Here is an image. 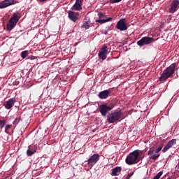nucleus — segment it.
Wrapping results in <instances>:
<instances>
[{"label": "nucleus", "instance_id": "15", "mask_svg": "<svg viewBox=\"0 0 179 179\" xmlns=\"http://www.w3.org/2000/svg\"><path fill=\"white\" fill-rule=\"evenodd\" d=\"M16 103V99L15 98H10L8 99V101H6V104L4 105L5 108L6 110H10L13 106H15V103Z\"/></svg>", "mask_w": 179, "mask_h": 179}, {"label": "nucleus", "instance_id": "10", "mask_svg": "<svg viewBox=\"0 0 179 179\" xmlns=\"http://www.w3.org/2000/svg\"><path fill=\"white\" fill-rule=\"evenodd\" d=\"M116 29L120 30V31H125L128 30V27H127V22H125V18H122L120 21L117 22L116 24Z\"/></svg>", "mask_w": 179, "mask_h": 179}, {"label": "nucleus", "instance_id": "6", "mask_svg": "<svg viewBox=\"0 0 179 179\" xmlns=\"http://www.w3.org/2000/svg\"><path fill=\"white\" fill-rule=\"evenodd\" d=\"M162 149H163V145L159 146L156 150H155V148H151L148 151L150 160H157V159H159V157H160V154H159V152H160Z\"/></svg>", "mask_w": 179, "mask_h": 179}, {"label": "nucleus", "instance_id": "17", "mask_svg": "<svg viewBox=\"0 0 179 179\" xmlns=\"http://www.w3.org/2000/svg\"><path fill=\"white\" fill-rule=\"evenodd\" d=\"M110 96V91L108 90H106L104 91H101L99 93L98 97L101 100L107 99Z\"/></svg>", "mask_w": 179, "mask_h": 179}, {"label": "nucleus", "instance_id": "4", "mask_svg": "<svg viewBox=\"0 0 179 179\" xmlns=\"http://www.w3.org/2000/svg\"><path fill=\"white\" fill-rule=\"evenodd\" d=\"M114 107H115V104H114V103L113 102L101 104L99 106V113H101L102 117H106L108 111H111V110H113Z\"/></svg>", "mask_w": 179, "mask_h": 179}, {"label": "nucleus", "instance_id": "7", "mask_svg": "<svg viewBox=\"0 0 179 179\" xmlns=\"http://www.w3.org/2000/svg\"><path fill=\"white\" fill-rule=\"evenodd\" d=\"M98 17L99 19L96 20L95 22L96 23H101V24H103V23H107V22H111V20H113V17H107L103 13H99Z\"/></svg>", "mask_w": 179, "mask_h": 179}, {"label": "nucleus", "instance_id": "24", "mask_svg": "<svg viewBox=\"0 0 179 179\" xmlns=\"http://www.w3.org/2000/svg\"><path fill=\"white\" fill-rule=\"evenodd\" d=\"M11 128H12V124H7L5 127L6 134H9V132H8V130L10 129Z\"/></svg>", "mask_w": 179, "mask_h": 179}, {"label": "nucleus", "instance_id": "8", "mask_svg": "<svg viewBox=\"0 0 179 179\" xmlns=\"http://www.w3.org/2000/svg\"><path fill=\"white\" fill-rule=\"evenodd\" d=\"M100 160V155L99 154H94L87 161L89 167H93L96 163Z\"/></svg>", "mask_w": 179, "mask_h": 179}, {"label": "nucleus", "instance_id": "22", "mask_svg": "<svg viewBox=\"0 0 179 179\" xmlns=\"http://www.w3.org/2000/svg\"><path fill=\"white\" fill-rule=\"evenodd\" d=\"M29 54V51L25 50L21 52V58H22V59H24V58H26V57H27Z\"/></svg>", "mask_w": 179, "mask_h": 179}, {"label": "nucleus", "instance_id": "21", "mask_svg": "<svg viewBox=\"0 0 179 179\" xmlns=\"http://www.w3.org/2000/svg\"><path fill=\"white\" fill-rule=\"evenodd\" d=\"M89 23H90L89 21L84 22L81 28L82 29H85L86 30H87V29H89L90 27V25L89 24Z\"/></svg>", "mask_w": 179, "mask_h": 179}, {"label": "nucleus", "instance_id": "3", "mask_svg": "<svg viewBox=\"0 0 179 179\" xmlns=\"http://www.w3.org/2000/svg\"><path fill=\"white\" fill-rule=\"evenodd\" d=\"M139 150H136L131 153H129L126 159V164L129 166H132V164H136V163H139Z\"/></svg>", "mask_w": 179, "mask_h": 179}, {"label": "nucleus", "instance_id": "28", "mask_svg": "<svg viewBox=\"0 0 179 179\" xmlns=\"http://www.w3.org/2000/svg\"><path fill=\"white\" fill-rule=\"evenodd\" d=\"M132 176H134V172L128 173V175L126 176L125 179H130L131 177H132Z\"/></svg>", "mask_w": 179, "mask_h": 179}, {"label": "nucleus", "instance_id": "12", "mask_svg": "<svg viewBox=\"0 0 179 179\" xmlns=\"http://www.w3.org/2000/svg\"><path fill=\"white\" fill-rule=\"evenodd\" d=\"M15 3H17V1L15 0H4L0 2V9H5V8H8L10 5H15Z\"/></svg>", "mask_w": 179, "mask_h": 179}, {"label": "nucleus", "instance_id": "5", "mask_svg": "<svg viewBox=\"0 0 179 179\" xmlns=\"http://www.w3.org/2000/svg\"><path fill=\"white\" fill-rule=\"evenodd\" d=\"M20 19V14L14 13L10 19L8 20L7 23L6 27L8 31H12V30L15 27L16 24H17V22Z\"/></svg>", "mask_w": 179, "mask_h": 179}, {"label": "nucleus", "instance_id": "1", "mask_svg": "<svg viewBox=\"0 0 179 179\" xmlns=\"http://www.w3.org/2000/svg\"><path fill=\"white\" fill-rule=\"evenodd\" d=\"M176 65L177 64L173 63L169 67H167L161 74V76L159 78V82H164L165 80H167L169 78L172 76V75H174Z\"/></svg>", "mask_w": 179, "mask_h": 179}, {"label": "nucleus", "instance_id": "16", "mask_svg": "<svg viewBox=\"0 0 179 179\" xmlns=\"http://www.w3.org/2000/svg\"><path fill=\"white\" fill-rule=\"evenodd\" d=\"M69 17L72 22H76L79 19V13L69 11Z\"/></svg>", "mask_w": 179, "mask_h": 179}, {"label": "nucleus", "instance_id": "9", "mask_svg": "<svg viewBox=\"0 0 179 179\" xmlns=\"http://www.w3.org/2000/svg\"><path fill=\"white\" fill-rule=\"evenodd\" d=\"M151 43H153V38L145 36L139 40L137 42V45H139V47H143V45H148Z\"/></svg>", "mask_w": 179, "mask_h": 179}, {"label": "nucleus", "instance_id": "30", "mask_svg": "<svg viewBox=\"0 0 179 179\" xmlns=\"http://www.w3.org/2000/svg\"><path fill=\"white\" fill-rule=\"evenodd\" d=\"M47 1H50V0H39V2H47Z\"/></svg>", "mask_w": 179, "mask_h": 179}, {"label": "nucleus", "instance_id": "2", "mask_svg": "<svg viewBox=\"0 0 179 179\" xmlns=\"http://www.w3.org/2000/svg\"><path fill=\"white\" fill-rule=\"evenodd\" d=\"M122 116V111L121 110V108H118L107 115V121L109 124H114V122L120 121V118H121Z\"/></svg>", "mask_w": 179, "mask_h": 179}, {"label": "nucleus", "instance_id": "23", "mask_svg": "<svg viewBox=\"0 0 179 179\" xmlns=\"http://www.w3.org/2000/svg\"><path fill=\"white\" fill-rule=\"evenodd\" d=\"M163 176V171L159 172L152 179H159Z\"/></svg>", "mask_w": 179, "mask_h": 179}, {"label": "nucleus", "instance_id": "19", "mask_svg": "<svg viewBox=\"0 0 179 179\" xmlns=\"http://www.w3.org/2000/svg\"><path fill=\"white\" fill-rule=\"evenodd\" d=\"M121 171H122V168L121 166H116L112 169L111 176H117L121 173Z\"/></svg>", "mask_w": 179, "mask_h": 179}, {"label": "nucleus", "instance_id": "13", "mask_svg": "<svg viewBox=\"0 0 179 179\" xmlns=\"http://www.w3.org/2000/svg\"><path fill=\"white\" fill-rule=\"evenodd\" d=\"M176 143H177L176 139H172V140L169 141L166 143L165 147L163 148V150H162L163 153H166V152H167V150H169V149H170L171 148H173V146H174V145H176Z\"/></svg>", "mask_w": 179, "mask_h": 179}, {"label": "nucleus", "instance_id": "11", "mask_svg": "<svg viewBox=\"0 0 179 179\" xmlns=\"http://www.w3.org/2000/svg\"><path fill=\"white\" fill-rule=\"evenodd\" d=\"M108 52V50L107 45H104L101 48V51L98 54L99 59H102L103 61H104V59H107Z\"/></svg>", "mask_w": 179, "mask_h": 179}, {"label": "nucleus", "instance_id": "14", "mask_svg": "<svg viewBox=\"0 0 179 179\" xmlns=\"http://www.w3.org/2000/svg\"><path fill=\"white\" fill-rule=\"evenodd\" d=\"M82 5H83V0H76L71 7V10H82Z\"/></svg>", "mask_w": 179, "mask_h": 179}, {"label": "nucleus", "instance_id": "27", "mask_svg": "<svg viewBox=\"0 0 179 179\" xmlns=\"http://www.w3.org/2000/svg\"><path fill=\"white\" fill-rule=\"evenodd\" d=\"M121 1H122V0H109V2L110 3H117L118 2H121Z\"/></svg>", "mask_w": 179, "mask_h": 179}, {"label": "nucleus", "instance_id": "26", "mask_svg": "<svg viewBox=\"0 0 179 179\" xmlns=\"http://www.w3.org/2000/svg\"><path fill=\"white\" fill-rule=\"evenodd\" d=\"M22 118L20 117L18 119H15L13 122L14 125H17L19 122L21 121Z\"/></svg>", "mask_w": 179, "mask_h": 179}, {"label": "nucleus", "instance_id": "29", "mask_svg": "<svg viewBox=\"0 0 179 179\" xmlns=\"http://www.w3.org/2000/svg\"><path fill=\"white\" fill-rule=\"evenodd\" d=\"M29 59H31V60L36 59V57H34V56H31V57H29Z\"/></svg>", "mask_w": 179, "mask_h": 179}, {"label": "nucleus", "instance_id": "20", "mask_svg": "<svg viewBox=\"0 0 179 179\" xmlns=\"http://www.w3.org/2000/svg\"><path fill=\"white\" fill-rule=\"evenodd\" d=\"M35 150L34 151L30 150L29 149H28L27 150V155L30 157V156H33V155H34V153H36V150H37V146L34 145Z\"/></svg>", "mask_w": 179, "mask_h": 179}, {"label": "nucleus", "instance_id": "18", "mask_svg": "<svg viewBox=\"0 0 179 179\" xmlns=\"http://www.w3.org/2000/svg\"><path fill=\"white\" fill-rule=\"evenodd\" d=\"M179 5V1L178 0H175L172 2L171 8L169 10L170 13H174L176 10H177V8Z\"/></svg>", "mask_w": 179, "mask_h": 179}, {"label": "nucleus", "instance_id": "25", "mask_svg": "<svg viewBox=\"0 0 179 179\" xmlns=\"http://www.w3.org/2000/svg\"><path fill=\"white\" fill-rule=\"evenodd\" d=\"M6 124V120H0V128L2 129L5 127Z\"/></svg>", "mask_w": 179, "mask_h": 179}]
</instances>
